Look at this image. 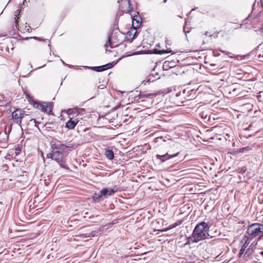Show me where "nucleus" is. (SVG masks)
I'll use <instances>...</instances> for the list:
<instances>
[{"mask_svg":"<svg viewBox=\"0 0 263 263\" xmlns=\"http://www.w3.org/2000/svg\"><path fill=\"white\" fill-rule=\"evenodd\" d=\"M69 146L62 144L61 141L53 142L52 144V152L47 154V157L56 161L62 168H66L65 164L66 158L68 153Z\"/></svg>","mask_w":263,"mask_h":263,"instance_id":"obj_1","label":"nucleus"},{"mask_svg":"<svg viewBox=\"0 0 263 263\" xmlns=\"http://www.w3.org/2000/svg\"><path fill=\"white\" fill-rule=\"evenodd\" d=\"M209 229V224L204 221H202L196 226L191 236L189 237V239H191V242L193 243L208 239L210 236Z\"/></svg>","mask_w":263,"mask_h":263,"instance_id":"obj_2","label":"nucleus"},{"mask_svg":"<svg viewBox=\"0 0 263 263\" xmlns=\"http://www.w3.org/2000/svg\"><path fill=\"white\" fill-rule=\"evenodd\" d=\"M247 233L252 238L258 237L260 239L263 236V225L259 223L250 225L247 229Z\"/></svg>","mask_w":263,"mask_h":263,"instance_id":"obj_3","label":"nucleus"},{"mask_svg":"<svg viewBox=\"0 0 263 263\" xmlns=\"http://www.w3.org/2000/svg\"><path fill=\"white\" fill-rule=\"evenodd\" d=\"M34 107L41 110V111L50 114L52 112V105L50 102H43L42 103H39L35 102L33 105Z\"/></svg>","mask_w":263,"mask_h":263,"instance_id":"obj_4","label":"nucleus"},{"mask_svg":"<svg viewBox=\"0 0 263 263\" xmlns=\"http://www.w3.org/2000/svg\"><path fill=\"white\" fill-rule=\"evenodd\" d=\"M120 44V40L118 39V36L116 33H112L108 35L107 43L105 44L106 47L110 46L111 48L117 47Z\"/></svg>","mask_w":263,"mask_h":263,"instance_id":"obj_5","label":"nucleus"},{"mask_svg":"<svg viewBox=\"0 0 263 263\" xmlns=\"http://www.w3.org/2000/svg\"><path fill=\"white\" fill-rule=\"evenodd\" d=\"M119 190V187L117 185L114 186L112 188H103L101 190V195L103 198H106L108 196H110L114 194Z\"/></svg>","mask_w":263,"mask_h":263,"instance_id":"obj_6","label":"nucleus"},{"mask_svg":"<svg viewBox=\"0 0 263 263\" xmlns=\"http://www.w3.org/2000/svg\"><path fill=\"white\" fill-rule=\"evenodd\" d=\"M141 22L142 18L137 12V14H135L133 18V27H134V31H135V32L133 36L132 37V39L135 37L136 34L137 32L136 29L141 26Z\"/></svg>","mask_w":263,"mask_h":263,"instance_id":"obj_7","label":"nucleus"},{"mask_svg":"<svg viewBox=\"0 0 263 263\" xmlns=\"http://www.w3.org/2000/svg\"><path fill=\"white\" fill-rule=\"evenodd\" d=\"M14 121L17 123H21V119L24 117V113L20 109H16L12 112V114Z\"/></svg>","mask_w":263,"mask_h":263,"instance_id":"obj_8","label":"nucleus"},{"mask_svg":"<svg viewBox=\"0 0 263 263\" xmlns=\"http://www.w3.org/2000/svg\"><path fill=\"white\" fill-rule=\"evenodd\" d=\"M179 154V153H176L174 154H169L168 153H166L164 155H157L156 157L158 159L160 160L161 162H164L166 161V160H168L171 158H174L176 156H177Z\"/></svg>","mask_w":263,"mask_h":263,"instance_id":"obj_9","label":"nucleus"},{"mask_svg":"<svg viewBox=\"0 0 263 263\" xmlns=\"http://www.w3.org/2000/svg\"><path fill=\"white\" fill-rule=\"evenodd\" d=\"M114 64L113 63H109L107 64L100 66L90 67L96 71L100 72L103 71L107 69H109L114 66Z\"/></svg>","mask_w":263,"mask_h":263,"instance_id":"obj_10","label":"nucleus"},{"mask_svg":"<svg viewBox=\"0 0 263 263\" xmlns=\"http://www.w3.org/2000/svg\"><path fill=\"white\" fill-rule=\"evenodd\" d=\"M78 123V119H72V118H70L66 123V127L69 129H72L75 127Z\"/></svg>","mask_w":263,"mask_h":263,"instance_id":"obj_11","label":"nucleus"},{"mask_svg":"<svg viewBox=\"0 0 263 263\" xmlns=\"http://www.w3.org/2000/svg\"><path fill=\"white\" fill-rule=\"evenodd\" d=\"M254 252V246L253 245H251L249 248L247 250L245 253L244 256L246 257L247 260H249L252 258V255Z\"/></svg>","mask_w":263,"mask_h":263,"instance_id":"obj_12","label":"nucleus"},{"mask_svg":"<svg viewBox=\"0 0 263 263\" xmlns=\"http://www.w3.org/2000/svg\"><path fill=\"white\" fill-rule=\"evenodd\" d=\"M105 155L106 157L109 160H112L114 157V153L111 149H105Z\"/></svg>","mask_w":263,"mask_h":263,"instance_id":"obj_13","label":"nucleus"},{"mask_svg":"<svg viewBox=\"0 0 263 263\" xmlns=\"http://www.w3.org/2000/svg\"><path fill=\"white\" fill-rule=\"evenodd\" d=\"M93 199L95 201L99 202L104 199L101 195V192L99 193H95L93 196Z\"/></svg>","mask_w":263,"mask_h":263,"instance_id":"obj_14","label":"nucleus"},{"mask_svg":"<svg viewBox=\"0 0 263 263\" xmlns=\"http://www.w3.org/2000/svg\"><path fill=\"white\" fill-rule=\"evenodd\" d=\"M156 52H155V53L159 54H162L164 53H171L172 51L171 49H167V50H157L156 49Z\"/></svg>","mask_w":263,"mask_h":263,"instance_id":"obj_15","label":"nucleus"},{"mask_svg":"<svg viewBox=\"0 0 263 263\" xmlns=\"http://www.w3.org/2000/svg\"><path fill=\"white\" fill-rule=\"evenodd\" d=\"M177 226H178V224L177 223H175L174 224H171L170 225L169 227H168L167 228H164L161 230H160V231L161 232H166L175 227H176Z\"/></svg>","mask_w":263,"mask_h":263,"instance_id":"obj_16","label":"nucleus"},{"mask_svg":"<svg viewBox=\"0 0 263 263\" xmlns=\"http://www.w3.org/2000/svg\"><path fill=\"white\" fill-rule=\"evenodd\" d=\"M251 149V147L249 146L242 147V148H240L237 151V153H246V152H249Z\"/></svg>","mask_w":263,"mask_h":263,"instance_id":"obj_17","label":"nucleus"},{"mask_svg":"<svg viewBox=\"0 0 263 263\" xmlns=\"http://www.w3.org/2000/svg\"><path fill=\"white\" fill-rule=\"evenodd\" d=\"M19 14V10H17L15 12V27L16 28H17V25H18V20L19 18L18 17H17V15H18Z\"/></svg>","mask_w":263,"mask_h":263,"instance_id":"obj_18","label":"nucleus"},{"mask_svg":"<svg viewBox=\"0 0 263 263\" xmlns=\"http://www.w3.org/2000/svg\"><path fill=\"white\" fill-rule=\"evenodd\" d=\"M22 147L21 146H17L15 149V153L16 155H18L21 152Z\"/></svg>","mask_w":263,"mask_h":263,"instance_id":"obj_19","label":"nucleus"},{"mask_svg":"<svg viewBox=\"0 0 263 263\" xmlns=\"http://www.w3.org/2000/svg\"><path fill=\"white\" fill-rule=\"evenodd\" d=\"M128 4V12L129 13L133 10V7H132L130 0H126Z\"/></svg>","mask_w":263,"mask_h":263,"instance_id":"obj_20","label":"nucleus"},{"mask_svg":"<svg viewBox=\"0 0 263 263\" xmlns=\"http://www.w3.org/2000/svg\"><path fill=\"white\" fill-rule=\"evenodd\" d=\"M245 250L244 249V248H241V249H240V250L239 251V254H238V255H239V257H240V256L242 255V254H243V252H244Z\"/></svg>","mask_w":263,"mask_h":263,"instance_id":"obj_21","label":"nucleus"},{"mask_svg":"<svg viewBox=\"0 0 263 263\" xmlns=\"http://www.w3.org/2000/svg\"><path fill=\"white\" fill-rule=\"evenodd\" d=\"M81 236L82 238H86L87 237H90V235H87L86 234H82L81 235Z\"/></svg>","mask_w":263,"mask_h":263,"instance_id":"obj_22","label":"nucleus"},{"mask_svg":"<svg viewBox=\"0 0 263 263\" xmlns=\"http://www.w3.org/2000/svg\"><path fill=\"white\" fill-rule=\"evenodd\" d=\"M248 245V243H247V240H246L245 243L243 244V246L242 247V248H243L245 250V249L247 247Z\"/></svg>","mask_w":263,"mask_h":263,"instance_id":"obj_23","label":"nucleus"},{"mask_svg":"<svg viewBox=\"0 0 263 263\" xmlns=\"http://www.w3.org/2000/svg\"><path fill=\"white\" fill-rule=\"evenodd\" d=\"M188 239V240L187 241V242L185 243V245H188L189 244H190V242L191 241V239H189V237L187 238Z\"/></svg>","mask_w":263,"mask_h":263,"instance_id":"obj_24","label":"nucleus"},{"mask_svg":"<svg viewBox=\"0 0 263 263\" xmlns=\"http://www.w3.org/2000/svg\"><path fill=\"white\" fill-rule=\"evenodd\" d=\"M262 46H263V43H261V44H259V45L258 46V48H260V49H262Z\"/></svg>","mask_w":263,"mask_h":263,"instance_id":"obj_25","label":"nucleus"},{"mask_svg":"<svg viewBox=\"0 0 263 263\" xmlns=\"http://www.w3.org/2000/svg\"><path fill=\"white\" fill-rule=\"evenodd\" d=\"M30 121L31 122H33L34 123H35V125L36 126V120L35 119H31L30 120Z\"/></svg>","mask_w":263,"mask_h":263,"instance_id":"obj_26","label":"nucleus"},{"mask_svg":"<svg viewBox=\"0 0 263 263\" xmlns=\"http://www.w3.org/2000/svg\"><path fill=\"white\" fill-rule=\"evenodd\" d=\"M168 64V63H167L166 62H165L163 65V67H164V66H167Z\"/></svg>","mask_w":263,"mask_h":263,"instance_id":"obj_27","label":"nucleus"},{"mask_svg":"<svg viewBox=\"0 0 263 263\" xmlns=\"http://www.w3.org/2000/svg\"><path fill=\"white\" fill-rule=\"evenodd\" d=\"M262 95L261 96V95H260L259 97L262 98V100H261L260 101H263V92H262Z\"/></svg>","mask_w":263,"mask_h":263,"instance_id":"obj_28","label":"nucleus"},{"mask_svg":"<svg viewBox=\"0 0 263 263\" xmlns=\"http://www.w3.org/2000/svg\"><path fill=\"white\" fill-rule=\"evenodd\" d=\"M259 57L261 58L262 61H263V54H260Z\"/></svg>","mask_w":263,"mask_h":263,"instance_id":"obj_29","label":"nucleus"},{"mask_svg":"<svg viewBox=\"0 0 263 263\" xmlns=\"http://www.w3.org/2000/svg\"><path fill=\"white\" fill-rule=\"evenodd\" d=\"M61 61L62 62L63 64L65 65H67V64L62 60H61Z\"/></svg>","mask_w":263,"mask_h":263,"instance_id":"obj_30","label":"nucleus"},{"mask_svg":"<svg viewBox=\"0 0 263 263\" xmlns=\"http://www.w3.org/2000/svg\"><path fill=\"white\" fill-rule=\"evenodd\" d=\"M166 2H167V0H164L163 2L164 3H165Z\"/></svg>","mask_w":263,"mask_h":263,"instance_id":"obj_31","label":"nucleus"},{"mask_svg":"<svg viewBox=\"0 0 263 263\" xmlns=\"http://www.w3.org/2000/svg\"><path fill=\"white\" fill-rule=\"evenodd\" d=\"M26 3V0H24V2H23V5H25V3Z\"/></svg>","mask_w":263,"mask_h":263,"instance_id":"obj_32","label":"nucleus"}]
</instances>
